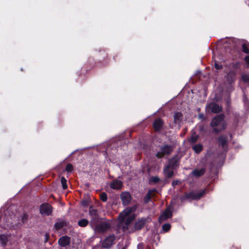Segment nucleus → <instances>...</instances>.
Returning a JSON list of instances; mask_svg holds the SVG:
<instances>
[{
	"mask_svg": "<svg viewBox=\"0 0 249 249\" xmlns=\"http://www.w3.org/2000/svg\"><path fill=\"white\" fill-rule=\"evenodd\" d=\"M28 219V215L27 213H24L21 216V221L22 223H24Z\"/></svg>",
	"mask_w": 249,
	"mask_h": 249,
	"instance_id": "obj_34",
	"label": "nucleus"
},
{
	"mask_svg": "<svg viewBox=\"0 0 249 249\" xmlns=\"http://www.w3.org/2000/svg\"><path fill=\"white\" fill-rule=\"evenodd\" d=\"M154 190H150L148 192L144 198V201L145 203H147L150 201L151 198V195L153 193Z\"/></svg>",
	"mask_w": 249,
	"mask_h": 249,
	"instance_id": "obj_24",
	"label": "nucleus"
},
{
	"mask_svg": "<svg viewBox=\"0 0 249 249\" xmlns=\"http://www.w3.org/2000/svg\"><path fill=\"white\" fill-rule=\"evenodd\" d=\"M122 186V182L119 180H114L111 181L110 184V187L116 190H119L121 188Z\"/></svg>",
	"mask_w": 249,
	"mask_h": 249,
	"instance_id": "obj_15",
	"label": "nucleus"
},
{
	"mask_svg": "<svg viewBox=\"0 0 249 249\" xmlns=\"http://www.w3.org/2000/svg\"><path fill=\"white\" fill-rule=\"evenodd\" d=\"M198 117L200 119H203L204 118V115L202 113H200L199 114Z\"/></svg>",
	"mask_w": 249,
	"mask_h": 249,
	"instance_id": "obj_40",
	"label": "nucleus"
},
{
	"mask_svg": "<svg viewBox=\"0 0 249 249\" xmlns=\"http://www.w3.org/2000/svg\"><path fill=\"white\" fill-rule=\"evenodd\" d=\"M115 236L113 234H110L107 236L104 239L100 240V243L103 248L109 249L114 244Z\"/></svg>",
	"mask_w": 249,
	"mask_h": 249,
	"instance_id": "obj_4",
	"label": "nucleus"
},
{
	"mask_svg": "<svg viewBox=\"0 0 249 249\" xmlns=\"http://www.w3.org/2000/svg\"><path fill=\"white\" fill-rule=\"evenodd\" d=\"M235 72H230L227 75V81L230 85H231L232 83L235 80Z\"/></svg>",
	"mask_w": 249,
	"mask_h": 249,
	"instance_id": "obj_19",
	"label": "nucleus"
},
{
	"mask_svg": "<svg viewBox=\"0 0 249 249\" xmlns=\"http://www.w3.org/2000/svg\"><path fill=\"white\" fill-rule=\"evenodd\" d=\"M243 102L245 107H249V102L247 99V97L246 95H244L243 97Z\"/></svg>",
	"mask_w": 249,
	"mask_h": 249,
	"instance_id": "obj_33",
	"label": "nucleus"
},
{
	"mask_svg": "<svg viewBox=\"0 0 249 249\" xmlns=\"http://www.w3.org/2000/svg\"><path fill=\"white\" fill-rule=\"evenodd\" d=\"M173 149V148L171 145H165L160 148V150L158 152L157 156L160 158L165 155L170 154Z\"/></svg>",
	"mask_w": 249,
	"mask_h": 249,
	"instance_id": "obj_7",
	"label": "nucleus"
},
{
	"mask_svg": "<svg viewBox=\"0 0 249 249\" xmlns=\"http://www.w3.org/2000/svg\"><path fill=\"white\" fill-rule=\"evenodd\" d=\"M211 125L216 133L224 130L226 127V123L224 120V115L220 114L214 117L211 123Z\"/></svg>",
	"mask_w": 249,
	"mask_h": 249,
	"instance_id": "obj_3",
	"label": "nucleus"
},
{
	"mask_svg": "<svg viewBox=\"0 0 249 249\" xmlns=\"http://www.w3.org/2000/svg\"><path fill=\"white\" fill-rule=\"evenodd\" d=\"M205 172L206 169L205 168H196L192 171L191 175L195 177H199L203 175Z\"/></svg>",
	"mask_w": 249,
	"mask_h": 249,
	"instance_id": "obj_14",
	"label": "nucleus"
},
{
	"mask_svg": "<svg viewBox=\"0 0 249 249\" xmlns=\"http://www.w3.org/2000/svg\"><path fill=\"white\" fill-rule=\"evenodd\" d=\"M172 216V213L171 209L169 208H167L164 212L162 213L160 215L159 221L160 223H161L164 221L168 219L171 217Z\"/></svg>",
	"mask_w": 249,
	"mask_h": 249,
	"instance_id": "obj_9",
	"label": "nucleus"
},
{
	"mask_svg": "<svg viewBox=\"0 0 249 249\" xmlns=\"http://www.w3.org/2000/svg\"><path fill=\"white\" fill-rule=\"evenodd\" d=\"M122 249H125V248L124 247L123 248H122Z\"/></svg>",
	"mask_w": 249,
	"mask_h": 249,
	"instance_id": "obj_43",
	"label": "nucleus"
},
{
	"mask_svg": "<svg viewBox=\"0 0 249 249\" xmlns=\"http://www.w3.org/2000/svg\"><path fill=\"white\" fill-rule=\"evenodd\" d=\"M72 169V166L71 164H68L66 167V170L68 172H71Z\"/></svg>",
	"mask_w": 249,
	"mask_h": 249,
	"instance_id": "obj_35",
	"label": "nucleus"
},
{
	"mask_svg": "<svg viewBox=\"0 0 249 249\" xmlns=\"http://www.w3.org/2000/svg\"><path fill=\"white\" fill-rule=\"evenodd\" d=\"M178 160L176 157L172 158L169 162V164L167 166L171 167L172 169H175L178 166Z\"/></svg>",
	"mask_w": 249,
	"mask_h": 249,
	"instance_id": "obj_18",
	"label": "nucleus"
},
{
	"mask_svg": "<svg viewBox=\"0 0 249 249\" xmlns=\"http://www.w3.org/2000/svg\"><path fill=\"white\" fill-rule=\"evenodd\" d=\"M140 246V245L139 244L138 246V249H139V247Z\"/></svg>",
	"mask_w": 249,
	"mask_h": 249,
	"instance_id": "obj_42",
	"label": "nucleus"
},
{
	"mask_svg": "<svg viewBox=\"0 0 249 249\" xmlns=\"http://www.w3.org/2000/svg\"><path fill=\"white\" fill-rule=\"evenodd\" d=\"M89 223V221L86 219H82L80 220H79L78 222V225L81 227H85Z\"/></svg>",
	"mask_w": 249,
	"mask_h": 249,
	"instance_id": "obj_25",
	"label": "nucleus"
},
{
	"mask_svg": "<svg viewBox=\"0 0 249 249\" xmlns=\"http://www.w3.org/2000/svg\"><path fill=\"white\" fill-rule=\"evenodd\" d=\"M197 139V136H193L190 138V141L192 142H194L196 141Z\"/></svg>",
	"mask_w": 249,
	"mask_h": 249,
	"instance_id": "obj_37",
	"label": "nucleus"
},
{
	"mask_svg": "<svg viewBox=\"0 0 249 249\" xmlns=\"http://www.w3.org/2000/svg\"><path fill=\"white\" fill-rule=\"evenodd\" d=\"M71 239L67 236H63L59 239L58 244L59 246L62 247H65L69 246L70 243Z\"/></svg>",
	"mask_w": 249,
	"mask_h": 249,
	"instance_id": "obj_13",
	"label": "nucleus"
},
{
	"mask_svg": "<svg viewBox=\"0 0 249 249\" xmlns=\"http://www.w3.org/2000/svg\"><path fill=\"white\" fill-rule=\"evenodd\" d=\"M136 209V206L128 207L119 214L116 228L118 233L126 232L128 231L131 223L135 218L133 213Z\"/></svg>",
	"mask_w": 249,
	"mask_h": 249,
	"instance_id": "obj_1",
	"label": "nucleus"
},
{
	"mask_svg": "<svg viewBox=\"0 0 249 249\" xmlns=\"http://www.w3.org/2000/svg\"><path fill=\"white\" fill-rule=\"evenodd\" d=\"M193 149L196 153H199L202 150V145L200 143L195 144L193 146Z\"/></svg>",
	"mask_w": 249,
	"mask_h": 249,
	"instance_id": "obj_22",
	"label": "nucleus"
},
{
	"mask_svg": "<svg viewBox=\"0 0 249 249\" xmlns=\"http://www.w3.org/2000/svg\"><path fill=\"white\" fill-rule=\"evenodd\" d=\"M245 61L248 64V67H249V55L245 57Z\"/></svg>",
	"mask_w": 249,
	"mask_h": 249,
	"instance_id": "obj_39",
	"label": "nucleus"
},
{
	"mask_svg": "<svg viewBox=\"0 0 249 249\" xmlns=\"http://www.w3.org/2000/svg\"><path fill=\"white\" fill-rule=\"evenodd\" d=\"M242 48L244 53H249V45L244 44L242 45Z\"/></svg>",
	"mask_w": 249,
	"mask_h": 249,
	"instance_id": "obj_29",
	"label": "nucleus"
},
{
	"mask_svg": "<svg viewBox=\"0 0 249 249\" xmlns=\"http://www.w3.org/2000/svg\"><path fill=\"white\" fill-rule=\"evenodd\" d=\"M214 67L216 70H220L222 68V65H220L219 64H217V63H215Z\"/></svg>",
	"mask_w": 249,
	"mask_h": 249,
	"instance_id": "obj_36",
	"label": "nucleus"
},
{
	"mask_svg": "<svg viewBox=\"0 0 249 249\" xmlns=\"http://www.w3.org/2000/svg\"><path fill=\"white\" fill-rule=\"evenodd\" d=\"M109 149H110L109 147L107 148V149H106V154L107 155V153L109 151Z\"/></svg>",
	"mask_w": 249,
	"mask_h": 249,
	"instance_id": "obj_41",
	"label": "nucleus"
},
{
	"mask_svg": "<svg viewBox=\"0 0 249 249\" xmlns=\"http://www.w3.org/2000/svg\"><path fill=\"white\" fill-rule=\"evenodd\" d=\"M40 211L42 214L49 215L52 212V206L48 203L43 204L40 206Z\"/></svg>",
	"mask_w": 249,
	"mask_h": 249,
	"instance_id": "obj_10",
	"label": "nucleus"
},
{
	"mask_svg": "<svg viewBox=\"0 0 249 249\" xmlns=\"http://www.w3.org/2000/svg\"><path fill=\"white\" fill-rule=\"evenodd\" d=\"M171 229V225L169 224H165L162 226V229L165 232H167Z\"/></svg>",
	"mask_w": 249,
	"mask_h": 249,
	"instance_id": "obj_28",
	"label": "nucleus"
},
{
	"mask_svg": "<svg viewBox=\"0 0 249 249\" xmlns=\"http://www.w3.org/2000/svg\"><path fill=\"white\" fill-rule=\"evenodd\" d=\"M174 168H172L169 166H166L165 167L164 171L165 175L168 177V178H171L172 177L174 172L173 169Z\"/></svg>",
	"mask_w": 249,
	"mask_h": 249,
	"instance_id": "obj_20",
	"label": "nucleus"
},
{
	"mask_svg": "<svg viewBox=\"0 0 249 249\" xmlns=\"http://www.w3.org/2000/svg\"><path fill=\"white\" fill-rule=\"evenodd\" d=\"M182 119V114L180 112H176L174 115V122L176 124H179Z\"/></svg>",
	"mask_w": 249,
	"mask_h": 249,
	"instance_id": "obj_21",
	"label": "nucleus"
},
{
	"mask_svg": "<svg viewBox=\"0 0 249 249\" xmlns=\"http://www.w3.org/2000/svg\"><path fill=\"white\" fill-rule=\"evenodd\" d=\"M89 214L91 217L90 224L93 222H95L100 219L98 217L97 210L92 209L91 207H90L89 208Z\"/></svg>",
	"mask_w": 249,
	"mask_h": 249,
	"instance_id": "obj_12",
	"label": "nucleus"
},
{
	"mask_svg": "<svg viewBox=\"0 0 249 249\" xmlns=\"http://www.w3.org/2000/svg\"><path fill=\"white\" fill-rule=\"evenodd\" d=\"M121 199L122 201H123V204L126 205L131 200V195L128 192H124L121 194Z\"/></svg>",
	"mask_w": 249,
	"mask_h": 249,
	"instance_id": "obj_11",
	"label": "nucleus"
},
{
	"mask_svg": "<svg viewBox=\"0 0 249 249\" xmlns=\"http://www.w3.org/2000/svg\"><path fill=\"white\" fill-rule=\"evenodd\" d=\"M61 183H62V187L64 189H66V188L68 187V186L66 184V179L64 177H62L61 178Z\"/></svg>",
	"mask_w": 249,
	"mask_h": 249,
	"instance_id": "obj_30",
	"label": "nucleus"
},
{
	"mask_svg": "<svg viewBox=\"0 0 249 249\" xmlns=\"http://www.w3.org/2000/svg\"><path fill=\"white\" fill-rule=\"evenodd\" d=\"M205 193L206 190H202L200 191H193L188 194H186L185 197L187 199L197 200L199 199Z\"/></svg>",
	"mask_w": 249,
	"mask_h": 249,
	"instance_id": "obj_5",
	"label": "nucleus"
},
{
	"mask_svg": "<svg viewBox=\"0 0 249 249\" xmlns=\"http://www.w3.org/2000/svg\"><path fill=\"white\" fill-rule=\"evenodd\" d=\"M151 219L149 217L141 218L138 219L137 221L135 222L134 225V228L135 230H140L142 228L146 223L150 222Z\"/></svg>",
	"mask_w": 249,
	"mask_h": 249,
	"instance_id": "obj_6",
	"label": "nucleus"
},
{
	"mask_svg": "<svg viewBox=\"0 0 249 249\" xmlns=\"http://www.w3.org/2000/svg\"><path fill=\"white\" fill-rule=\"evenodd\" d=\"M219 142L223 149H224V150H226L227 148V143L228 142V136L222 135L219 137Z\"/></svg>",
	"mask_w": 249,
	"mask_h": 249,
	"instance_id": "obj_16",
	"label": "nucleus"
},
{
	"mask_svg": "<svg viewBox=\"0 0 249 249\" xmlns=\"http://www.w3.org/2000/svg\"><path fill=\"white\" fill-rule=\"evenodd\" d=\"M160 179L158 177H152L150 179V181L153 183H157L159 181Z\"/></svg>",
	"mask_w": 249,
	"mask_h": 249,
	"instance_id": "obj_31",
	"label": "nucleus"
},
{
	"mask_svg": "<svg viewBox=\"0 0 249 249\" xmlns=\"http://www.w3.org/2000/svg\"><path fill=\"white\" fill-rule=\"evenodd\" d=\"M206 109L207 112H212L214 113L220 112L222 110V107L219 105L214 103L207 104Z\"/></svg>",
	"mask_w": 249,
	"mask_h": 249,
	"instance_id": "obj_8",
	"label": "nucleus"
},
{
	"mask_svg": "<svg viewBox=\"0 0 249 249\" xmlns=\"http://www.w3.org/2000/svg\"><path fill=\"white\" fill-rule=\"evenodd\" d=\"M112 225V221L110 219H99L90 224L91 228L95 233H103L110 231Z\"/></svg>",
	"mask_w": 249,
	"mask_h": 249,
	"instance_id": "obj_2",
	"label": "nucleus"
},
{
	"mask_svg": "<svg viewBox=\"0 0 249 249\" xmlns=\"http://www.w3.org/2000/svg\"><path fill=\"white\" fill-rule=\"evenodd\" d=\"M64 224L65 222L63 221L57 222L54 225V228L56 230H59L64 226Z\"/></svg>",
	"mask_w": 249,
	"mask_h": 249,
	"instance_id": "obj_26",
	"label": "nucleus"
},
{
	"mask_svg": "<svg viewBox=\"0 0 249 249\" xmlns=\"http://www.w3.org/2000/svg\"><path fill=\"white\" fill-rule=\"evenodd\" d=\"M179 183V180H175L172 182V185L173 187H175L176 185L178 184Z\"/></svg>",
	"mask_w": 249,
	"mask_h": 249,
	"instance_id": "obj_38",
	"label": "nucleus"
},
{
	"mask_svg": "<svg viewBox=\"0 0 249 249\" xmlns=\"http://www.w3.org/2000/svg\"><path fill=\"white\" fill-rule=\"evenodd\" d=\"M0 241L2 245H6L8 241L7 236L5 234L0 235Z\"/></svg>",
	"mask_w": 249,
	"mask_h": 249,
	"instance_id": "obj_23",
	"label": "nucleus"
},
{
	"mask_svg": "<svg viewBox=\"0 0 249 249\" xmlns=\"http://www.w3.org/2000/svg\"><path fill=\"white\" fill-rule=\"evenodd\" d=\"M163 123L161 119H158L153 123V127L155 130H160L162 126Z\"/></svg>",
	"mask_w": 249,
	"mask_h": 249,
	"instance_id": "obj_17",
	"label": "nucleus"
},
{
	"mask_svg": "<svg viewBox=\"0 0 249 249\" xmlns=\"http://www.w3.org/2000/svg\"><path fill=\"white\" fill-rule=\"evenodd\" d=\"M242 79L244 82L249 85V74L243 73L242 75Z\"/></svg>",
	"mask_w": 249,
	"mask_h": 249,
	"instance_id": "obj_27",
	"label": "nucleus"
},
{
	"mask_svg": "<svg viewBox=\"0 0 249 249\" xmlns=\"http://www.w3.org/2000/svg\"><path fill=\"white\" fill-rule=\"evenodd\" d=\"M100 199H101L102 200L105 202L107 201V196L106 193H103L100 194Z\"/></svg>",
	"mask_w": 249,
	"mask_h": 249,
	"instance_id": "obj_32",
	"label": "nucleus"
}]
</instances>
